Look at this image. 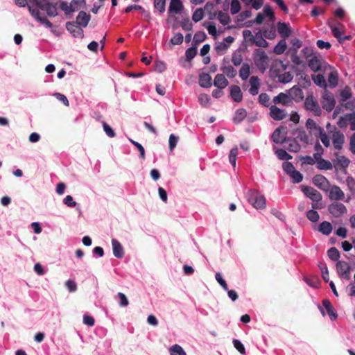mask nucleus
<instances>
[{"label":"nucleus","mask_w":355,"mask_h":355,"mask_svg":"<svg viewBox=\"0 0 355 355\" xmlns=\"http://www.w3.org/2000/svg\"><path fill=\"white\" fill-rule=\"evenodd\" d=\"M352 97V94L351 92V89L349 88V87L346 86L343 89H342L340 92L339 101L340 103H343L351 99Z\"/></svg>","instance_id":"obj_33"},{"label":"nucleus","mask_w":355,"mask_h":355,"mask_svg":"<svg viewBox=\"0 0 355 355\" xmlns=\"http://www.w3.org/2000/svg\"><path fill=\"white\" fill-rule=\"evenodd\" d=\"M322 107L327 112L333 110L336 105V100L331 92H324L322 96Z\"/></svg>","instance_id":"obj_7"},{"label":"nucleus","mask_w":355,"mask_h":355,"mask_svg":"<svg viewBox=\"0 0 355 355\" xmlns=\"http://www.w3.org/2000/svg\"><path fill=\"white\" fill-rule=\"evenodd\" d=\"M304 281L312 288H318L320 284V280L316 277H304Z\"/></svg>","instance_id":"obj_52"},{"label":"nucleus","mask_w":355,"mask_h":355,"mask_svg":"<svg viewBox=\"0 0 355 355\" xmlns=\"http://www.w3.org/2000/svg\"><path fill=\"white\" fill-rule=\"evenodd\" d=\"M349 162V159L344 155L338 156L336 160H334L335 166H339L343 169L348 167Z\"/></svg>","instance_id":"obj_35"},{"label":"nucleus","mask_w":355,"mask_h":355,"mask_svg":"<svg viewBox=\"0 0 355 355\" xmlns=\"http://www.w3.org/2000/svg\"><path fill=\"white\" fill-rule=\"evenodd\" d=\"M184 8L182 2L180 0H171L168 12L169 13H180Z\"/></svg>","instance_id":"obj_25"},{"label":"nucleus","mask_w":355,"mask_h":355,"mask_svg":"<svg viewBox=\"0 0 355 355\" xmlns=\"http://www.w3.org/2000/svg\"><path fill=\"white\" fill-rule=\"evenodd\" d=\"M282 168L284 171L288 175H291L296 170L293 164L290 162H284L282 164Z\"/></svg>","instance_id":"obj_61"},{"label":"nucleus","mask_w":355,"mask_h":355,"mask_svg":"<svg viewBox=\"0 0 355 355\" xmlns=\"http://www.w3.org/2000/svg\"><path fill=\"white\" fill-rule=\"evenodd\" d=\"M286 144H288L287 149L291 152L297 153L300 150V145L295 139H291L289 138V140Z\"/></svg>","instance_id":"obj_53"},{"label":"nucleus","mask_w":355,"mask_h":355,"mask_svg":"<svg viewBox=\"0 0 355 355\" xmlns=\"http://www.w3.org/2000/svg\"><path fill=\"white\" fill-rule=\"evenodd\" d=\"M345 194L338 186H334L329 191V198L331 200H341L344 198Z\"/></svg>","instance_id":"obj_26"},{"label":"nucleus","mask_w":355,"mask_h":355,"mask_svg":"<svg viewBox=\"0 0 355 355\" xmlns=\"http://www.w3.org/2000/svg\"><path fill=\"white\" fill-rule=\"evenodd\" d=\"M129 141L139 150V158L141 160H144L146 159V151H145V149H144V146L140 143H139V142H137V141H135V140H133L132 139H129Z\"/></svg>","instance_id":"obj_46"},{"label":"nucleus","mask_w":355,"mask_h":355,"mask_svg":"<svg viewBox=\"0 0 355 355\" xmlns=\"http://www.w3.org/2000/svg\"><path fill=\"white\" fill-rule=\"evenodd\" d=\"M230 12L232 15L239 12L241 8L240 1L239 0H232Z\"/></svg>","instance_id":"obj_60"},{"label":"nucleus","mask_w":355,"mask_h":355,"mask_svg":"<svg viewBox=\"0 0 355 355\" xmlns=\"http://www.w3.org/2000/svg\"><path fill=\"white\" fill-rule=\"evenodd\" d=\"M290 43L292 46L291 49L293 53H297L299 49L302 45V42L297 37L292 38L290 41Z\"/></svg>","instance_id":"obj_59"},{"label":"nucleus","mask_w":355,"mask_h":355,"mask_svg":"<svg viewBox=\"0 0 355 355\" xmlns=\"http://www.w3.org/2000/svg\"><path fill=\"white\" fill-rule=\"evenodd\" d=\"M286 112L285 110L281 109L275 105H271L270 107V116L275 121H280L286 116Z\"/></svg>","instance_id":"obj_18"},{"label":"nucleus","mask_w":355,"mask_h":355,"mask_svg":"<svg viewBox=\"0 0 355 355\" xmlns=\"http://www.w3.org/2000/svg\"><path fill=\"white\" fill-rule=\"evenodd\" d=\"M60 8L63 10L67 15H70L77 10L72 5H69L67 1H61L60 3Z\"/></svg>","instance_id":"obj_44"},{"label":"nucleus","mask_w":355,"mask_h":355,"mask_svg":"<svg viewBox=\"0 0 355 355\" xmlns=\"http://www.w3.org/2000/svg\"><path fill=\"white\" fill-rule=\"evenodd\" d=\"M216 15L217 19L223 26L227 25L231 21L230 17L227 13H225L222 11H218Z\"/></svg>","instance_id":"obj_45"},{"label":"nucleus","mask_w":355,"mask_h":355,"mask_svg":"<svg viewBox=\"0 0 355 355\" xmlns=\"http://www.w3.org/2000/svg\"><path fill=\"white\" fill-rule=\"evenodd\" d=\"M229 84L228 80L223 74H217L214 80V85L220 89L225 88Z\"/></svg>","instance_id":"obj_29"},{"label":"nucleus","mask_w":355,"mask_h":355,"mask_svg":"<svg viewBox=\"0 0 355 355\" xmlns=\"http://www.w3.org/2000/svg\"><path fill=\"white\" fill-rule=\"evenodd\" d=\"M346 116L347 117L348 124L350 125V130L355 131V111L347 113Z\"/></svg>","instance_id":"obj_64"},{"label":"nucleus","mask_w":355,"mask_h":355,"mask_svg":"<svg viewBox=\"0 0 355 355\" xmlns=\"http://www.w3.org/2000/svg\"><path fill=\"white\" fill-rule=\"evenodd\" d=\"M204 17V10L202 8H197L193 13L192 19L194 22H198Z\"/></svg>","instance_id":"obj_62"},{"label":"nucleus","mask_w":355,"mask_h":355,"mask_svg":"<svg viewBox=\"0 0 355 355\" xmlns=\"http://www.w3.org/2000/svg\"><path fill=\"white\" fill-rule=\"evenodd\" d=\"M199 85L203 88H209L211 86V77L207 73H202L199 75Z\"/></svg>","instance_id":"obj_28"},{"label":"nucleus","mask_w":355,"mask_h":355,"mask_svg":"<svg viewBox=\"0 0 355 355\" xmlns=\"http://www.w3.org/2000/svg\"><path fill=\"white\" fill-rule=\"evenodd\" d=\"M250 87L249 89V93L252 96H255L259 93V89L260 85V81L257 76H252L250 78Z\"/></svg>","instance_id":"obj_27"},{"label":"nucleus","mask_w":355,"mask_h":355,"mask_svg":"<svg viewBox=\"0 0 355 355\" xmlns=\"http://www.w3.org/2000/svg\"><path fill=\"white\" fill-rule=\"evenodd\" d=\"M238 155V148L236 146L232 148L229 154V162L233 167L236 166V156Z\"/></svg>","instance_id":"obj_55"},{"label":"nucleus","mask_w":355,"mask_h":355,"mask_svg":"<svg viewBox=\"0 0 355 355\" xmlns=\"http://www.w3.org/2000/svg\"><path fill=\"white\" fill-rule=\"evenodd\" d=\"M259 103L264 107L270 106V96L266 93H261L258 98Z\"/></svg>","instance_id":"obj_57"},{"label":"nucleus","mask_w":355,"mask_h":355,"mask_svg":"<svg viewBox=\"0 0 355 355\" xmlns=\"http://www.w3.org/2000/svg\"><path fill=\"white\" fill-rule=\"evenodd\" d=\"M197 53V46H194V44H192V46L188 48L185 52L187 61L191 62L195 58Z\"/></svg>","instance_id":"obj_40"},{"label":"nucleus","mask_w":355,"mask_h":355,"mask_svg":"<svg viewBox=\"0 0 355 355\" xmlns=\"http://www.w3.org/2000/svg\"><path fill=\"white\" fill-rule=\"evenodd\" d=\"M250 74V67L248 63H243L239 70V76L243 80H246Z\"/></svg>","instance_id":"obj_36"},{"label":"nucleus","mask_w":355,"mask_h":355,"mask_svg":"<svg viewBox=\"0 0 355 355\" xmlns=\"http://www.w3.org/2000/svg\"><path fill=\"white\" fill-rule=\"evenodd\" d=\"M306 216L307 218L313 223L318 222L320 218V216L318 211L313 209H310L307 211Z\"/></svg>","instance_id":"obj_56"},{"label":"nucleus","mask_w":355,"mask_h":355,"mask_svg":"<svg viewBox=\"0 0 355 355\" xmlns=\"http://www.w3.org/2000/svg\"><path fill=\"white\" fill-rule=\"evenodd\" d=\"M171 355H187L184 349L178 344H175L169 349Z\"/></svg>","instance_id":"obj_50"},{"label":"nucleus","mask_w":355,"mask_h":355,"mask_svg":"<svg viewBox=\"0 0 355 355\" xmlns=\"http://www.w3.org/2000/svg\"><path fill=\"white\" fill-rule=\"evenodd\" d=\"M333 145L336 150H341L345 141V136L340 131H336L332 138Z\"/></svg>","instance_id":"obj_20"},{"label":"nucleus","mask_w":355,"mask_h":355,"mask_svg":"<svg viewBox=\"0 0 355 355\" xmlns=\"http://www.w3.org/2000/svg\"><path fill=\"white\" fill-rule=\"evenodd\" d=\"M312 180L314 185L322 190H325L328 184L327 179L322 175H315Z\"/></svg>","instance_id":"obj_24"},{"label":"nucleus","mask_w":355,"mask_h":355,"mask_svg":"<svg viewBox=\"0 0 355 355\" xmlns=\"http://www.w3.org/2000/svg\"><path fill=\"white\" fill-rule=\"evenodd\" d=\"M230 94L232 100L236 103L241 102L243 99V93L241 88L237 85L230 87Z\"/></svg>","instance_id":"obj_21"},{"label":"nucleus","mask_w":355,"mask_h":355,"mask_svg":"<svg viewBox=\"0 0 355 355\" xmlns=\"http://www.w3.org/2000/svg\"><path fill=\"white\" fill-rule=\"evenodd\" d=\"M286 91L288 93L290 98L292 99V103H300L304 98V92L302 88L297 85L293 86Z\"/></svg>","instance_id":"obj_10"},{"label":"nucleus","mask_w":355,"mask_h":355,"mask_svg":"<svg viewBox=\"0 0 355 355\" xmlns=\"http://www.w3.org/2000/svg\"><path fill=\"white\" fill-rule=\"evenodd\" d=\"M207 35L204 31H197L193 36V44L197 46L205 41Z\"/></svg>","instance_id":"obj_41"},{"label":"nucleus","mask_w":355,"mask_h":355,"mask_svg":"<svg viewBox=\"0 0 355 355\" xmlns=\"http://www.w3.org/2000/svg\"><path fill=\"white\" fill-rule=\"evenodd\" d=\"M277 30L282 39H287L292 32L290 24L284 21L277 22Z\"/></svg>","instance_id":"obj_17"},{"label":"nucleus","mask_w":355,"mask_h":355,"mask_svg":"<svg viewBox=\"0 0 355 355\" xmlns=\"http://www.w3.org/2000/svg\"><path fill=\"white\" fill-rule=\"evenodd\" d=\"M91 19L90 15L85 11H80L75 21L78 26L86 27Z\"/></svg>","instance_id":"obj_23"},{"label":"nucleus","mask_w":355,"mask_h":355,"mask_svg":"<svg viewBox=\"0 0 355 355\" xmlns=\"http://www.w3.org/2000/svg\"><path fill=\"white\" fill-rule=\"evenodd\" d=\"M318 266L321 270L322 277L323 280L325 282H328L329 280V270H328L327 264L325 263L321 262L319 263Z\"/></svg>","instance_id":"obj_54"},{"label":"nucleus","mask_w":355,"mask_h":355,"mask_svg":"<svg viewBox=\"0 0 355 355\" xmlns=\"http://www.w3.org/2000/svg\"><path fill=\"white\" fill-rule=\"evenodd\" d=\"M301 53L306 58V60H308V59H310L311 58H312V56L315 55V52L314 48L311 47V46L304 47L301 51Z\"/></svg>","instance_id":"obj_48"},{"label":"nucleus","mask_w":355,"mask_h":355,"mask_svg":"<svg viewBox=\"0 0 355 355\" xmlns=\"http://www.w3.org/2000/svg\"><path fill=\"white\" fill-rule=\"evenodd\" d=\"M329 212L336 218H338L347 212V208L341 202H334L328 207Z\"/></svg>","instance_id":"obj_12"},{"label":"nucleus","mask_w":355,"mask_h":355,"mask_svg":"<svg viewBox=\"0 0 355 355\" xmlns=\"http://www.w3.org/2000/svg\"><path fill=\"white\" fill-rule=\"evenodd\" d=\"M286 135L287 134V127L286 126H279L272 134L271 138L274 143L284 144H286L289 138L284 136L283 138H281V135Z\"/></svg>","instance_id":"obj_8"},{"label":"nucleus","mask_w":355,"mask_h":355,"mask_svg":"<svg viewBox=\"0 0 355 355\" xmlns=\"http://www.w3.org/2000/svg\"><path fill=\"white\" fill-rule=\"evenodd\" d=\"M333 230L332 225L328 221H322L318 227V231L325 236L329 235Z\"/></svg>","instance_id":"obj_30"},{"label":"nucleus","mask_w":355,"mask_h":355,"mask_svg":"<svg viewBox=\"0 0 355 355\" xmlns=\"http://www.w3.org/2000/svg\"><path fill=\"white\" fill-rule=\"evenodd\" d=\"M318 132H319L320 139L322 143L323 144V145L327 148L329 147L330 145L329 138L327 135V134L324 132L323 128L321 127H319Z\"/></svg>","instance_id":"obj_51"},{"label":"nucleus","mask_w":355,"mask_h":355,"mask_svg":"<svg viewBox=\"0 0 355 355\" xmlns=\"http://www.w3.org/2000/svg\"><path fill=\"white\" fill-rule=\"evenodd\" d=\"M307 62L309 67L314 72H318L322 69L321 60L316 55L308 59Z\"/></svg>","instance_id":"obj_22"},{"label":"nucleus","mask_w":355,"mask_h":355,"mask_svg":"<svg viewBox=\"0 0 355 355\" xmlns=\"http://www.w3.org/2000/svg\"><path fill=\"white\" fill-rule=\"evenodd\" d=\"M253 59L256 66L259 69H262L263 71L268 62V57L266 53L260 49H257L254 51Z\"/></svg>","instance_id":"obj_5"},{"label":"nucleus","mask_w":355,"mask_h":355,"mask_svg":"<svg viewBox=\"0 0 355 355\" xmlns=\"http://www.w3.org/2000/svg\"><path fill=\"white\" fill-rule=\"evenodd\" d=\"M338 276L341 279H350L351 266L349 263L345 261H338L336 264Z\"/></svg>","instance_id":"obj_6"},{"label":"nucleus","mask_w":355,"mask_h":355,"mask_svg":"<svg viewBox=\"0 0 355 355\" xmlns=\"http://www.w3.org/2000/svg\"><path fill=\"white\" fill-rule=\"evenodd\" d=\"M30 2L36 6V9L44 11L50 17L58 15V3L51 2L49 0H30Z\"/></svg>","instance_id":"obj_1"},{"label":"nucleus","mask_w":355,"mask_h":355,"mask_svg":"<svg viewBox=\"0 0 355 355\" xmlns=\"http://www.w3.org/2000/svg\"><path fill=\"white\" fill-rule=\"evenodd\" d=\"M317 168L319 170H331L333 166L330 161L322 158L317 162Z\"/></svg>","instance_id":"obj_43"},{"label":"nucleus","mask_w":355,"mask_h":355,"mask_svg":"<svg viewBox=\"0 0 355 355\" xmlns=\"http://www.w3.org/2000/svg\"><path fill=\"white\" fill-rule=\"evenodd\" d=\"M304 108L310 112H312L315 116H320L322 114L321 108L312 94L308 95L304 100Z\"/></svg>","instance_id":"obj_4"},{"label":"nucleus","mask_w":355,"mask_h":355,"mask_svg":"<svg viewBox=\"0 0 355 355\" xmlns=\"http://www.w3.org/2000/svg\"><path fill=\"white\" fill-rule=\"evenodd\" d=\"M248 202L257 209H263L266 207L265 197L257 190L249 189L246 193Z\"/></svg>","instance_id":"obj_2"},{"label":"nucleus","mask_w":355,"mask_h":355,"mask_svg":"<svg viewBox=\"0 0 355 355\" xmlns=\"http://www.w3.org/2000/svg\"><path fill=\"white\" fill-rule=\"evenodd\" d=\"M327 256L331 260L338 262L340 257V253L336 248L331 247L327 250Z\"/></svg>","instance_id":"obj_39"},{"label":"nucleus","mask_w":355,"mask_h":355,"mask_svg":"<svg viewBox=\"0 0 355 355\" xmlns=\"http://www.w3.org/2000/svg\"><path fill=\"white\" fill-rule=\"evenodd\" d=\"M272 76L278 78V81L281 83H288L292 81L293 76L289 71L281 73L280 69H273L271 71Z\"/></svg>","instance_id":"obj_14"},{"label":"nucleus","mask_w":355,"mask_h":355,"mask_svg":"<svg viewBox=\"0 0 355 355\" xmlns=\"http://www.w3.org/2000/svg\"><path fill=\"white\" fill-rule=\"evenodd\" d=\"M301 190L304 196L312 201H321L322 200L321 193L310 186H302Z\"/></svg>","instance_id":"obj_11"},{"label":"nucleus","mask_w":355,"mask_h":355,"mask_svg":"<svg viewBox=\"0 0 355 355\" xmlns=\"http://www.w3.org/2000/svg\"><path fill=\"white\" fill-rule=\"evenodd\" d=\"M275 154L279 159L280 160H289L293 158V157L288 154L284 149L279 148L275 150Z\"/></svg>","instance_id":"obj_49"},{"label":"nucleus","mask_w":355,"mask_h":355,"mask_svg":"<svg viewBox=\"0 0 355 355\" xmlns=\"http://www.w3.org/2000/svg\"><path fill=\"white\" fill-rule=\"evenodd\" d=\"M247 116V111L244 108H239L236 110L232 121L234 123H241Z\"/></svg>","instance_id":"obj_31"},{"label":"nucleus","mask_w":355,"mask_h":355,"mask_svg":"<svg viewBox=\"0 0 355 355\" xmlns=\"http://www.w3.org/2000/svg\"><path fill=\"white\" fill-rule=\"evenodd\" d=\"M311 79L313 80L314 84H315L317 86L323 89L327 88V84L323 75L320 73L317 75L312 74Z\"/></svg>","instance_id":"obj_32"},{"label":"nucleus","mask_w":355,"mask_h":355,"mask_svg":"<svg viewBox=\"0 0 355 355\" xmlns=\"http://www.w3.org/2000/svg\"><path fill=\"white\" fill-rule=\"evenodd\" d=\"M262 33H263V36L265 37V38H267L268 40H273L275 38V37L277 35L276 30L273 26L271 27L270 29L263 30Z\"/></svg>","instance_id":"obj_63"},{"label":"nucleus","mask_w":355,"mask_h":355,"mask_svg":"<svg viewBox=\"0 0 355 355\" xmlns=\"http://www.w3.org/2000/svg\"><path fill=\"white\" fill-rule=\"evenodd\" d=\"M113 254L116 258L121 259L124 256V249L121 243L116 239L111 241Z\"/></svg>","instance_id":"obj_19"},{"label":"nucleus","mask_w":355,"mask_h":355,"mask_svg":"<svg viewBox=\"0 0 355 355\" xmlns=\"http://www.w3.org/2000/svg\"><path fill=\"white\" fill-rule=\"evenodd\" d=\"M77 25L75 21H67L65 26L73 37L83 38L84 37L83 30Z\"/></svg>","instance_id":"obj_16"},{"label":"nucleus","mask_w":355,"mask_h":355,"mask_svg":"<svg viewBox=\"0 0 355 355\" xmlns=\"http://www.w3.org/2000/svg\"><path fill=\"white\" fill-rule=\"evenodd\" d=\"M220 70L230 78H233L236 75V70L231 65L221 66Z\"/></svg>","instance_id":"obj_38"},{"label":"nucleus","mask_w":355,"mask_h":355,"mask_svg":"<svg viewBox=\"0 0 355 355\" xmlns=\"http://www.w3.org/2000/svg\"><path fill=\"white\" fill-rule=\"evenodd\" d=\"M322 306L323 307H322L320 304L318 306L322 315H325L324 311V309L327 311V313L331 320H336V318H338V314L334 311V306H332L331 303L329 300L324 299L322 300Z\"/></svg>","instance_id":"obj_9"},{"label":"nucleus","mask_w":355,"mask_h":355,"mask_svg":"<svg viewBox=\"0 0 355 355\" xmlns=\"http://www.w3.org/2000/svg\"><path fill=\"white\" fill-rule=\"evenodd\" d=\"M263 15L269 18L270 21L273 22L275 19V15L273 9L269 5H266L263 9Z\"/></svg>","instance_id":"obj_47"},{"label":"nucleus","mask_w":355,"mask_h":355,"mask_svg":"<svg viewBox=\"0 0 355 355\" xmlns=\"http://www.w3.org/2000/svg\"><path fill=\"white\" fill-rule=\"evenodd\" d=\"M28 10L31 15L37 20L38 22L44 25L48 28H51L53 27L52 23L47 19L46 17H43L41 16L40 12L36 9L33 8L32 6H28Z\"/></svg>","instance_id":"obj_15"},{"label":"nucleus","mask_w":355,"mask_h":355,"mask_svg":"<svg viewBox=\"0 0 355 355\" xmlns=\"http://www.w3.org/2000/svg\"><path fill=\"white\" fill-rule=\"evenodd\" d=\"M338 82V75L336 71H331L328 76V83L331 88H334L337 86Z\"/></svg>","instance_id":"obj_42"},{"label":"nucleus","mask_w":355,"mask_h":355,"mask_svg":"<svg viewBox=\"0 0 355 355\" xmlns=\"http://www.w3.org/2000/svg\"><path fill=\"white\" fill-rule=\"evenodd\" d=\"M328 26L330 28L332 34L334 36L337 38L338 41L340 43H342V35H343V31L339 29V27L337 25L330 23V21H328Z\"/></svg>","instance_id":"obj_34"},{"label":"nucleus","mask_w":355,"mask_h":355,"mask_svg":"<svg viewBox=\"0 0 355 355\" xmlns=\"http://www.w3.org/2000/svg\"><path fill=\"white\" fill-rule=\"evenodd\" d=\"M291 100L288 93L286 91L285 92H280L278 95L275 96L272 101L275 105L278 104L285 107H291L293 105Z\"/></svg>","instance_id":"obj_13"},{"label":"nucleus","mask_w":355,"mask_h":355,"mask_svg":"<svg viewBox=\"0 0 355 355\" xmlns=\"http://www.w3.org/2000/svg\"><path fill=\"white\" fill-rule=\"evenodd\" d=\"M179 141V137L175 135V134H171L168 139V147L171 151H173Z\"/></svg>","instance_id":"obj_58"},{"label":"nucleus","mask_w":355,"mask_h":355,"mask_svg":"<svg viewBox=\"0 0 355 355\" xmlns=\"http://www.w3.org/2000/svg\"><path fill=\"white\" fill-rule=\"evenodd\" d=\"M243 36L245 40L251 42L258 47L266 48L268 46V42L265 40V37L261 31L253 35L250 30L245 29L243 31Z\"/></svg>","instance_id":"obj_3"},{"label":"nucleus","mask_w":355,"mask_h":355,"mask_svg":"<svg viewBox=\"0 0 355 355\" xmlns=\"http://www.w3.org/2000/svg\"><path fill=\"white\" fill-rule=\"evenodd\" d=\"M286 39H282L274 47V52L277 55H281L287 49Z\"/></svg>","instance_id":"obj_37"}]
</instances>
